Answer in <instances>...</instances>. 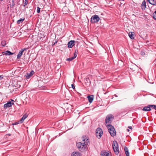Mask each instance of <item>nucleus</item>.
Wrapping results in <instances>:
<instances>
[{
  "mask_svg": "<svg viewBox=\"0 0 156 156\" xmlns=\"http://www.w3.org/2000/svg\"><path fill=\"white\" fill-rule=\"evenodd\" d=\"M2 54L4 55H12L13 54V53L9 51H5L3 52Z\"/></svg>",
  "mask_w": 156,
  "mask_h": 156,
  "instance_id": "nucleus-12",
  "label": "nucleus"
},
{
  "mask_svg": "<svg viewBox=\"0 0 156 156\" xmlns=\"http://www.w3.org/2000/svg\"><path fill=\"white\" fill-rule=\"evenodd\" d=\"M13 104V103H12L11 101H9L4 105V108L5 109H6L7 108L11 107L12 105Z\"/></svg>",
  "mask_w": 156,
  "mask_h": 156,
  "instance_id": "nucleus-8",
  "label": "nucleus"
},
{
  "mask_svg": "<svg viewBox=\"0 0 156 156\" xmlns=\"http://www.w3.org/2000/svg\"><path fill=\"white\" fill-rule=\"evenodd\" d=\"M150 106H151V107L152 108L156 110V105H149Z\"/></svg>",
  "mask_w": 156,
  "mask_h": 156,
  "instance_id": "nucleus-28",
  "label": "nucleus"
},
{
  "mask_svg": "<svg viewBox=\"0 0 156 156\" xmlns=\"http://www.w3.org/2000/svg\"><path fill=\"white\" fill-rule=\"evenodd\" d=\"M82 139L84 144L87 145L89 143V140L88 137L86 136H83L82 137Z\"/></svg>",
  "mask_w": 156,
  "mask_h": 156,
  "instance_id": "nucleus-7",
  "label": "nucleus"
},
{
  "mask_svg": "<svg viewBox=\"0 0 156 156\" xmlns=\"http://www.w3.org/2000/svg\"><path fill=\"white\" fill-rule=\"evenodd\" d=\"M125 154L126 156H129V154L128 151V149L127 147H125L124 149Z\"/></svg>",
  "mask_w": 156,
  "mask_h": 156,
  "instance_id": "nucleus-23",
  "label": "nucleus"
},
{
  "mask_svg": "<svg viewBox=\"0 0 156 156\" xmlns=\"http://www.w3.org/2000/svg\"><path fill=\"white\" fill-rule=\"evenodd\" d=\"M100 18L97 15H94L92 16L90 19V22L92 23H97L100 20Z\"/></svg>",
  "mask_w": 156,
  "mask_h": 156,
  "instance_id": "nucleus-4",
  "label": "nucleus"
},
{
  "mask_svg": "<svg viewBox=\"0 0 156 156\" xmlns=\"http://www.w3.org/2000/svg\"><path fill=\"white\" fill-rule=\"evenodd\" d=\"M76 146L78 149L81 152L85 151L87 147V145L85 144L80 142L76 143Z\"/></svg>",
  "mask_w": 156,
  "mask_h": 156,
  "instance_id": "nucleus-3",
  "label": "nucleus"
},
{
  "mask_svg": "<svg viewBox=\"0 0 156 156\" xmlns=\"http://www.w3.org/2000/svg\"><path fill=\"white\" fill-rule=\"evenodd\" d=\"M75 41L74 40L70 41L68 43V47L69 48H72L75 44Z\"/></svg>",
  "mask_w": 156,
  "mask_h": 156,
  "instance_id": "nucleus-10",
  "label": "nucleus"
},
{
  "mask_svg": "<svg viewBox=\"0 0 156 156\" xmlns=\"http://www.w3.org/2000/svg\"><path fill=\"white\" fill-rule=\"evenodd\" d=\"M25 20V18H20V20H17V23L18 24H20V23H22Z\"/></svg>",
  "mask_w": 156,
  "mask_h": 156,
  "instance_id": "nucleus-22",
  "label": "nucleus"
},
{
  "mask_svg": "<svg viewBox=\"0 0 156 156\" xmlns=\"http://www.w3.org/2000/svg\"><path fill=\"white\" fill-rule=\"evenodd\" d=\"M27 49V48L22 49L18 54L17 55V58H20V57L22 55L23 52L24 51V50Z\"/></svg>",
  "mask_w": 156,
  "mask_h": 156,
  "instance_id": "nucleus-9",
  "label": "nucleus"
},
{
  "mask_svg": "<svg viewBox=\"0 0 156 156\" xmlns=\"http://www.w3.org/2000/svg\"><path fill=\"white\" fill-rule=\"evenodd\" d=\"M8 135L9 136H10L11 135V134H8Z\"/></svg>",
  "mask_w": 156,
  "mask_h": 156,
  "instance_id": "nucleus-40",
  "label": "nucleus"
},
{
  "mask_svg": "<svg viewBox=\"0 0 156 156\" xmlns=\"http://www.w3.org/2000/svg\"><path fill=\"white\" fill-rule=\"evenodd\" d=\"M3 75L0 76V80H2L3 78Z\"/></svg>",
  "mask_w": 156,
  "mask_h": 156,
  "instance_id": "nucleus-32",
  "label": "nucleus"
},
{
  "mask_svg": "<svg viewBox=\"0 0 156 156\" xmlns=\"http://www.w3.org/2000/svg\"><path fill=\"white\" fill-rule=\"evenodd\" d=\"M27 116L28 115L27 114H25L24 115L21 119L20 120V123L23 122L24 120L27 117Z\"/></svg>",
  "mask_w": 156,
  "mask_h": 156,
  "instance_id": "nucleus-13",
  "label": "nucleus"
},
{
  "mask_svg": "<svg viewBox=\"0 0 156 156\" xmlns=\"http://www.w3.org/2000/svg\"><path fill=\"white\" fill-rule=\"evenodd\" d=\"M12 100V101L14 102V100Z\"/></svg>",
  "mask_w": 156,
  "mask_h": 156,
  "instance_id": "nucleus-41",
  "label": "nucleus"
},
{
  "mask_svg": "<svg viewBox=\"0 0 156 156\" xmlns=\"http://www.w3.org/2000/svg\"><path fill=\"white\" fill-rule=\"evenodd\" d=\"M94 97L93 95L89 96L87 97V98L88 99L89 102L90 103H91L94 100Z\"/></svg>",
  "mask_w": 156,
  "mask_h": 156,
  "instance_id": "nucleus-15",
  "label": "nucleus"
},
{
  "mask_svg": "<svg viewBox=\"0 0 156 156\" xmlns=\"http://www.w3.org/2000/svg\"><path fill=\"white\" fill-rule=\"evenodd\" d=\"M71 87H72V88L73 89H74L75 88V86L73 84H71Z\"/></svg>",
  "mask_w": 156,
  "mask_h": 156,
  "instance_id": "nucleus-31",
  "label": "nucleus"
},
{
  "mask_svg": "<svg viewBox=\"0 0 156 156\" xmlns=\"http://www.w3.org/2000/svg\"><path fill=\"white\" fill-rule=\"evenodd\" d=\"M129 37L132 39H134V32H129Z\"/></svg>",
  "mask_w": 156,
  "mask_h": 156,
  "instance_id": "nucleus-20",
  "label": "nucleus"
},
{
  "mask_svg": "<svg viewBox=\"0 0 156 156\" xmlns=\"http://www.w3.org/2000/svg\"><path fill=\"white\" fill-rule=\"evenodd\" d=\"M86 81H87V82L89 81L90 82L89 79L88 78H86Z\"/></svg>",
  "mask_w": 156,
  "mask_h": 156,
  "instance_id": "nucleus-33",
  "label": "nucleus"
},
{
  "mask_svg": "<svg viewBox=\"0 0 156 156\" xmlns=\"http://www.w3.org/2000/svg\"><path fill=\"white\" fill-rule=\"evenodd\" d=\"M128 128H129V129H132V127H131V126H128Z\"/></svg>",
  "mask_w": 156,
  "mask_h": 156,
  "instance_id": "nucleus-36",
  "label": "nucleus"
},
{
  "mask_svg": "<svg viewBox=\"0 0 156 156\" xmlns=\"http://www.w3.org/2000/svg\"><path fill=\"white\" fill-rule=\"evenodd\" d=\"M155 55L156 56V54ZM155 60H156V58L155 59Z\"/></svg>",
  "mask_w": 156,
  "mask_h": 156,
  "instance_id": "nucleus-43",
  "label": "nucleus"
},
{
  "mask_svg": "<svg viewBox=\"0 0 156 156\" xmlns=\"http://www.w3.org/2000/svg\"><path fill=\"white\" fill-rule=\"evenodd\" d=\"M127 131L128 132H129V131H130L129 130V129H127Z\"/></svg>",
  "mask_w": 156,
  "mask_h": 156,
  "instance_id": "nucleus-37",
  "label": "nucleus"
},
{
  "mask_svg": "<svg viewBox=\"0 0 156 156\" xmlns=\"http://www.w3.org/2000/svg\"><path fill=\"white\" fill-rule=\"evenodd\" d=\"M143 53H144V52H141V54L142 55L143 54Z\"/></svg>",
  "mask_w": 156,
  "mask_h": 156,
  "instance_id": "nucleus-38",
  "label": "nucleus"
},
{
  "mask_svg": "<svg viewBox=\"0 0 156 156\" xmlns=\"http://www.w3.org/2000/svg\"><path fill=\"white\" fill-rule=\"evenodd\" d=\"M9 3L10 4H9V5H10V8H13L15 5L14 0H12L11 1L9 2Z\"/></svg>",
  "mask_w": 156,
  "mask_h": 156,
  "instance_id": "nucleus-17",
  "label": "nucleus"
},
{
  "mask_svg": "<svg viewBox=\"0 0 156 156\" xmlns=\"http://www.w3.org/2000/svg\"><path fill=\"white\" fill-rule=\"evenodd\" d=\"M71 156H82L80 153L79 152H73Z\"/></svg>",
  "mask_w": 156,
  "mask_h": 156,
  "instance_id": "nucleus-18",
  "label": "nucleus"
},
{
  "mask_svg": "<svg viewBox=\"0 0 156 156\" xmlns=\"http://www.w3.org/2000/svg\"><path fill=\"white\" fill-rule=\"evenodd\" d=\"M37 12L38 13H39L40 12V8L39 7H37Z\"/></svg>",
  "mask_w": 156,
  "mask_h": 156,
  "instance_id": "nucleus-29",
  "label": "nucleus"
},
{
  "mask_svg": "<svg viewBox=\"0 0 156 156\" xmlns=\"http://www.w3.org/2000/svg\"><path fill=\"white\" fill-rule=\"evenodd\" d=\"M3 42H2V46H5V44H3Z\"/></svg>",
  "mask_w": 156,
  "mask_h": 156,
  "instance_id": "nucleus-34",
  "label": "nucleus"
},
{
  "mask_svg": "<svg viewBox=\"0 0 156 156\" xmlns=\"http://www.w3.org/2000/svg\"><path fill=\"white\" fill-rule=\"evenodd\" d=\"M20 123V120L18 121V122H15V123H13L12 124V125H17V124H18L19 123Z\"/></svg>",
  "mask_w": 156,
  "mask_h": 156,
  "instance_id": "nucleus-30",
  "label": "nucleus"
},
{
  "mask_svg": "<svg viewBox=\"0 0 156 156\" xmlns=\"http://www.w3.org/2000/svg\"><path fill=\"white\" fill-rule=\"evenodd\" d=\"M1 0V1H3V0Z\"/></svg>",
  "mask_w": 156,
  "mask_h": 156,
  "instance_id": "nucleus-44",
  "label": "nucleus"
},
{
  "mask_svg": "<svg viewBox=\"0 0 156 156\" xmlns=\"http://www.w3.org/2000/svg\"><path fill=\"white\" fill-rule=\"evenodd\" d=\"M112 146L115 154L118 155L119 153V150L118 144L117 141L115 140L113 141Z\"/></svg>",
  "mask_w": 156,
  "mask_h": 156,
  "instance_id": "nucleus-2",
  "label": "nucleus"
},
{
  "mask_svg": "<svg viewBox=\"0 0 156 156\" xmlns=\"http://www.w3.org/2000/svg\"><path fill=\"white\" fill-rule=\"evenodd\" d=\"M57 42H58V41H55V43H54V44H56L57 43Z\"/></svg>",
  "mask_w": 156,
  "mask_h": 156,
  "instance_id": "nucleus-35",
  "label": "nucleus"
},
{
  "mask_svg": "<svg viewBox=\"0 0 156 156\" xmlns=\"http://www.w3.org/2000/svg\"><path fill=\"white\" fill-rule=\"evenodd\" d=\"M147 1L151 4L152 5H155L156 1L155 0H147Z\"/></svg>",
  "mask_w": 156,
  "mask_h": 156,
  "instance_id": "nucleus-21",
  "label": "nucleus"
},
{
  "mask_svg": "<svg viewBox=\"0 0 156 156\" xmlns=\"http://www.w3.org/2000/svg\"><path fill=\"white\" fill-rule=\"evenodd\" d=\"M74 59V58H73V57H72L67 58L66 60L69 61H72Z\"/></svg>",
  "mask_w": 156,
  "mask_h": 156,
  "instance_id": "nucleus-27",
  "label": "nucleus"
},
{
  "mask_svg": "<svg viewBox=\"0 0 156 156\" xmlns=\"http://www.w3.org/2000/svg\"><path fill=\"white\" fill-rule=\"evenodd\" d=\"M34 72L33 70L31 71L29 73H27L26 74V78L27 79H29L31 76L34 74Z\"/></svg>",
  "mask_w": 156,
  "mask_h": 156,
  "instance_id": "nucleus-11",
  "label": "nucleus"
},
{
  "mask_svg": "<svg viewBox=\"0 0 156 156\" xmlns=\"http://www.w3.org/2000/svg\"><path fill=\"white\" fill-rule=\"evenodd\" d=\"M115 96L116 97H117V95H116V94H115Z\"/></svg>",
  "mask_w": 156,
  "mask_h": 156,
  "instance_id": "nucleus-39",
  "label": "nucleus"
},
{
  "mask_svg": "<svg viewBox=\"0 0 156 156\" xmlns=\"http://www.w3.org/2000/svg\"><path fill=\"white\" fill-rule=\"evenodd\" d=\"M106 126L108 129V132L112 136H114L116 135V132L114 127L111 124H107Z\"/></svg>",
  "mask_w": 156,
  "mask_h": 156,
  "instance_id": "nucleus-1",
  "label": "nucleus"
},
{
  "mask_svg": "<svg viewBox=\"0 0 156 156\" xmlns=\"http://www.w3.org/2000/svg\"><path fill=\"white\" fill-rule=\"evenodd\" d=\"M78 50H75V52L73 53L74 56L73 57L75 58L77 56V53H78Z\"/></svg>",
  "mask_w": 156,
  "mask_h": 156,
  "instance_id": "nucleus-25",
  "label": "nucleus"
},
{
  "mask_svg": "<svg viewBox=\"0 0 156 156\" xmlns=\"http://www.w3.org/2000/svg\"><path fill=\"white\" fill-rule=\"evenodd\" d=\"M28 2L27 0H24L23 1V5L24 6H25L26 5H27Z\"/></svg>",
  "mask_w": 156,
  "mask_h": 156,
  "instance_id": "nucleus-24",
  "label": "nucleus"
},
{
  "mask_svg": "<svg viewBox=\"0 0 156 156\" xmlns=\"http://www.w3.org/2000/svg\"><path fill=\"white\" fill-rule=\"evenodd\" d=\"M151 106H149V105H148L147 106L144 107L142 110L143 111H148L151 110Z\"/></svg>",
  "mask_w": 156,
  "mask_h": 156,
  "instance_id": "nucleus-14",
  "label": "nucleus"
},
{
  "mask_svg": "<svg viewBox=\"0 0 156 156\" xmlns=\"http://www.w3.org/2000/svg\"><path fill=\"white\" fill-rule=\"evenodd\" d=\"M4 42H3V44H4V43H4Z\"/></svg>",
  "mask_w": 156,
  "mask_h": 156,
  "instance_id": "nucleus-42",
  "label": "nucleus"
},
{
  "mask_svg": "<svg viewBox=\"0 0 156 156\" xmlns=\"http://www.w3.org/2000/svg\"><path fill=\"white\" fill-rule=\"evenodd\" d=\"M101 156H109V154L108 152L101 151Z\"/></svg>",
  "mask_w": 156,
  "mask_h": 156,
  "instance_id": "nucleus-16",
  "label": "nucleus"
},
{
  "mask_svg": "<svg viewBox=\"0 0 156 156\" xmlns=\"http://www.w3.org/2000/svg\"><path fill=\"white\" fill-rule=\"evenodd\" d=\"M113 117L112 115L110 114L108 115L105 119V122L106 124L111 123L112 122V119L113 118Z\"/></svg>",
  "mask_w": 156,
  "mask_h": 156,
  "instance_id": "nucleus-6",
  "label": "nucleus"
},
{
  "mask_svg": "<svg viewBox=\"0 0 156 156\" xmlns=\"http://www.w3.org/2000/svg\"><path fill=\"white\" fill-rule=\"evenodd\" d=\"M102 130L99 127L96 130V136L100 139L103 134Z\"/></svg>",
  "mask_w": 156,
  "mask_h": 156,
  "instance_id": "nucleus-5",
  "label": "nucleus"
},
{
  "mask_svg": "<svg viewBox=\"0 0 156 156\" xmlns=\"http://www.w3.org/2000/svg\"><path fill=\"white\" fill-rule=\"evenodd\" d=\"M146 2L145 0L143 1L141 5L142 9L143 10H144L146 7Z\"/></svg>",
  "mask_w": 156,
  "mask_h": 156,
  "instance_id": "nucleus-19",
  "label": "nucleus"
},
{
  "mask_svg": "<svg viewBox=\"0 0 156 156\" xmlns=\"http://www.w3.org/2000/svg\"><path fill=\"white\" fill-rule=\"evenodd\" d=\"M153 17L155 20H156V10L153 14Z\"/></svg>",
  "mask_w": 156,
  "mask_h": 156,
  "instance_id": "nucleus-26",
  "label": "nucleus"
}]
</instances>
